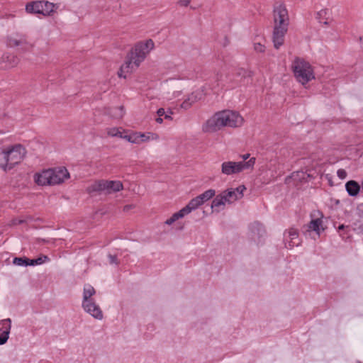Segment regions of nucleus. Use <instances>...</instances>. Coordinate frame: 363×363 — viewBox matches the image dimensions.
Segmentation results:
<instances>
[{
	"label": "nucleus",
	"mask_w": 363,
	"mask_h": 363,
	"mask_svg": "<svg viewBox=\"0 0 363 363\" xmlns=\"http://www.w3.org/2000/svg\"><path fill=\"white\" fill-rule=\"evenodd\" d=\"M274 29L272 41L274 47L279 49L284 43L285 35L288 31L289 16L284 4L274 6L273 11Z\"/></svg>",
	"instance_id": "f257e3e1"
},
{
	"label": "nucleus",
	"mask_w": 363,
	"mask_h": 363,
	"mask_svg": "<svg viewBox=\"0 0 363 363\" xmlns=\"http://www.w3.org/2000/svg\"><path fill=\"white\" fill-rule=\"evenodd\" d=\"M243 123L242 117L236 111L224 110L216 113L206 123V130L216 132L223 127L236 128Z\"/></svg>",
	"instance_id": "f03ea898"
},
{
	"label": "nucleus",
	"mask_w": 363,
	"mask_h": 363,
	"mask_svg": "<svg viewBox=\"0 0 363 363\" xmlns=\"http://www.w3.org/2000/svg\"><path fill=\"white\" fill-rule=\"evenodd\" d=\"M26 153V148L21 144L0 147V168L5 172L10 171L22 162Z\"/></svg>",
	"instance_id": "7ed1b4c3"
},
{
	"label": "nucleus",
	"mask_w": 363,
	"mask_h": 363,
	"mask_svg": "<svg viewBox=\"0 0 363 363\" xmlns=\"http://www.w3.org/2000/svg\"><path fill=\"white\" fill-rule=\"evenodd\" d=\"M292 69L297 81L303 85L315 78L311 65L303 59L296 58L292 64Z\"/></svg>",
	"instance_id": "20e7f679"
},
{
	"label": "nucleus",
	"mask_w": 363,
	"mask_h": 363,
	"mask_svg": "<svg viewBox=\"0 0 363 363\" xmlns=\"http://www.w3.org/2000/svg\"><path fill=\"white\" fill-rule=\"evenodd\" d=\"M123 189V186L120 181H108V180H98L94 182L91 185L87 188L89 194L94 192H105L106 194H111L117 192Z\"/></svg>",
	"instance_id": "39448f33"
},
{
	"label": "nucleus",
	"mask_w": 363,
	"mask_h": 363,
	"mask_svg": "<svg viewBox=\"0 0 363 363\" xmlns=\"http://www.w3.org/2000/svg\"><path fill=\"white\" fill-rule=\"evenodd\" d=\"M255 160V157H251L247 162H224L221 164V172L225 175H231L240 173L245 169H252Z\"/></svg>",
	"instance_id": "423d86ee"
},
{
	"label": "nucleus",
	"mask_w": 363,
	"mask_h": 363,
	"mask_svg": "<svg viewBox=\"0 0 363 363\" xmlns=\"http://www.w3.org/2000/svg\"><path fill=\"white\" fill-rule=\"evenodd\" d=\"M55 5L49 1H36L29 2L26 6V11L29 13H39L50 16L54 11Z\"/></svg>",
	"instance_id": "0eeeda50"
},
{
	"label": "nucleus",
	"mask_w": 363,
	"mask_h": 363,
	"mask_svg": "<svg viewBox=\"0 0 363 363\" xmlns=\"http://www.w3.org/2000/svg\"><path fill=\"white\" fill-rule=\"evenodd\" d=\"M140 57L133 50L128 54L125 62L121 65L120 70L118 72L119 77L125 78V73L132 72L135 69L138 68L143 62Z\"/></svg>",
	"instance_id": "6e6552de"
},
{
	"label": "nucleus",
	"mask_w": 363,
	"mask_h": 363,
	"mask_svg": "<svg viewBox=\"0 0 363 363\" xmlns=\"http://www.w3.org/2000/svg\"><path fill=\"white\" fill-rule=\"evenodd\" d=\"M7 45L11 48L20 46L23 52H30L33 50L34 44L28 41L24 34H16L7 38Z\"/></svg>",
	"instance_id": "1a4fd4ad"
},
{
	"label": "nucleus",
	"mask_w": 363,
	"mask_h": 363,
	"mask_svg": "<svg viewBox=\"0 0 363 363\" xmlns=\"http://www.w3.org/2000/svg\"><path fill=\"white\" fill-rule=\"evenodd\" d=\"M246 188L244 185H240L235 189H228L225 190L222 193L224 195L226 203L230 204L242 198L243 191Z\"/></svg>",
	"instance_id": "9d476101"
},
{
	"label": "nucleus",
	"mask_w": 363,
	"mask_h": 363,
	"mask_svg": "<svg viewBox=\"0 0 363 363\" xmlns=\"http://www.w3.org/2000/svg\"><path fill=\"white\" fill-rule=\"evenodd\" d=\"M154 48V42L152 40L149 39L146 40L145 43L140 42L135 45V46L132 49L136 55H138L140 57V60H144L146 55L150 52V50H152Z\"/></svg>",
	"instance_id": "9b49d317"
},
{
	"label": "nucleus",
	"mask_w": 363,
	"mask_h": 363,
	"mask_svg": "<svg viewBox=\"0 0 363 363\" xmlns=\"http://www.w3.org/2000/svg\"><path fill=\"white\" fill-rule=\"evenodd\" d=\"M52 185L59 184L62 183L65 179L69 177V173L65 167H59L56 169H51Z\"/></svg>",
	"instance_id": "f8f14e48"
},
{
	"label": "nucleus",
	"mask_w": 363,
	"mask_h": 363,
	"mask_svg": "<svg viewBox=\"0 0 363 363\" xmlns=\"http://www.w3.org/2000/svg\"><path fill=\"white\" fill-rule=\"evenodd\" d=\"M82 307L86 312L89 313L94 318L99 320H101L103 318V313L95 301L82 303Z\"/></svg>",
	"instance_id": "ddd939ff"
},
{
	"label": "nucleus",
	"mask_w": 363,
	"mask_h": 363,
	"mask_svg": "<svg viewBox=\"0 0 363 363\" xmlns=\"http://www.w3.org/2000/svg\"><path fill=\"white\" fill-rule=\"evenodd\" d=\"M51 169L43 170L41 173L35 174V182L38 185H52L51 183L52 176Z\"/></svg>",
	"instance_id": "4468645a"
},
{
	"label": "nucleus",
	"mask_w": 363,
	"mask_h": 363,
	"mask_svg": "<svg viewBox=\"0 0 363 363\" xmlns=\"http://www.w3.org/2000/svg\"><path fill=\"white\" fill-rule=\"evenodd\" d=\"M18 62L19 59L13 54L4 55L0 59V66L5 69L16 67Z\"/></svg>",
	"instance_id": "2eb2a0df"
},
{
	"label": "nucleus",
	"mask_w": 363,
	"mask_h": 363,
	"mask_svg": "<svg viewBox=\"0 0 363 363\" xmlns=\"http://www.w3.org/2000/svg\"><path fill=\"white\" fill-rule=\"evenodd\" d=\"M202 93L201 91H194L188 95L186 99L181 104V108L184 109H189L193 104L201 99Z\"/></svg>",
	"instance_id": "dca6fc26"
},
{
	"label": "nucleus",
	"mask_w": 363,
	"mask_h": 363,
	"mask_svg": "<svg viewBox=\"0 0 363 363\" xmlns=\"http://www.w3.org/2000/svg\"><path fill=\"white\" fill-rule=\"evenodd\" d=\"M288 234V238L289 240H288L286 235H285V240L288 242V245L289 247H293L294 246H298L300 244L298 239V232L295 228H290L286 233Z\"/></svg>",
	"instance_id": "f3484780"
},
{
	"label": "nucleus",
	"mask_w": 363,
	"mask_h": 363,
	"mask_svg": "<svg viewBox=\"0 0 363 363\" xmlns=\"http://www.w3.org/2000/svg\"><path fill=\"white\" fill-rule=\"evenodd\" d=\"M346 191L351 196H356L360 190L359 184L354 180L347 182L345 184Z\"/></svg>",
	"instance_id": "a211bd4d"
},
{
	"label": "nucleus",
	"mask_w": 363,
	"mask_h": 363,
	"mask_svg": "<svg viewBox=\"0 0 363 363\" xmlns=\"http://www.w3.org/2000/svg\"><path fill=\"white\" fill-rule=\"evenodd\" d=\"M96 291L93 286L91 285H86L84 287L82 303L94 301V300L91 298V296L94 295Z\"/></svg>",
	"instance_id": "6ab92c4d"
},
{
	"label": "nucleus",
	"mask_w": 363,
	"mask_h": 363,
	"mask_svg": "<svg viewBox=\"0 0 363 363\" xmlns=\"http://www.w3.org/2000/svg\"><path fill=\"white\" fill-rule=\"evenodd\" d=\"M187 214H189V212L187 211L186 208L184 207L183 208H182L178 212L174 213L169 219H167L165 221V223L167 225H172L176 220H177L179 218H183L185 215H187Z\"/></svg>",
	"instance_id": "aec40b11"
},
{
	"label": "nucleus",
	"mask_w": 363,
	"mask_h": 363,
	"mask_svg": "<svg viewBox=\"0 0 363 363\" xmlns=\"http://www.w3.org/2000/svg\"><path fill=\"white\" fill-rule=\"evenodd\" d=\"M225 203H226V201L224 197V195L223 193H221V194L217 195L214 198V199L213 200L212 203H211V208H220V207H222V209H223Z\"/></svg>",
	"instance_id": "412c9836"
},
{
	"label": "nucleus",
	"mask_w": 363,
	"mask_h": 363,
	"mask_svg": "<svg viewBox=\"0 0 363 363\" xmlns=\"http://www.w3.org/2000/svg\"><path fill=\"white\" fill-rule=\"evenodd\" d=\"M329 14V11L327 9H323L318 11L316 14V18L320 23H323L324 25H329L330 22L328 21L329 17L328 16Z\"/></svg>",
	"instance_id": "4be33fe9"
},
{
	"label": "nucleus",
	"mask_w": 363,
	"mask_h": 363,
	"mask_svg": "<svg viewBox=\"0 0 363 363\" xmlns=\"http://www.w3.org/2000/svg\"><path fill=\"white\" fill-rule=\"evenodd\" d=\"M323 220L320 218L311 220L308 225V230H313L317 234H320V228L322 226Z\"/></svg>",
	"instance_id": "5701e85b"
},
{
	"label": "nucleus",
	"mask_w": 363,
	"mask_h": 363,
	"mask_svg": "<svg viewBox=\"0 0 363 363\" xmlns=\"http://www.w3.org/2000/svg\"><path fill=\"white\" fill-rule=\"evenodd\" d=\"M203 203L199 199V196L192 199L189 203L185 206L186 209L190 213L193 210L196 209L200 206H201Z\"/></svg>",
	"instance_id": "b1692460"
},
{
	"label": "nucleus",
	"mask_w": 363,
	"mask_h": 363,
	"mask_svg": "<svg viewBox=\"0 0 363 363\" xmlns=\"http://www.w3.org/2000/svg\"><path fill=\"white\" fill-rule=\"evenodd\" d=\"M132 143H140L149 140V137L144 133L134 132L131 133Z\"/></svg>",
	"instance_id": "393cba45"
},
{
	"label": "nucleus",
	"mask_w": 363,
	"mask_h": 363,
	"mask_svg": "<svg viewBox=\"0 0 363 363\" xmlns=\"http://www.w3.org/2000/svg\"><path fill=\"white\" fill-rule=\"evenodd\" d=\"M108 113L114 118H121L124 115L123 106L114 107L109 110Z\"/></svg>",
	"instance_id": "a878e982"
},
{
	"label": "nucleus",
	"mask_w": 363,
	"mask_h": 363,
	"mask_svg": "<svg viewBox=\"0 0 363 363\" xmlns=\"http://www.w3.org/2000/svg\"><path fill=\"white\" fill-rule=\"evenodd\" d=\"M216 194V191L214 189H208L206 191H204L203 194L199 195V198L203 203L205 201H208L211 198H213Z\"/></svg>",
	"instance_id": "bb28decb"
},
{
	"label": "nucleus",
	"mask_w": 363,
	"mask_h": 363,
	"mask_svg": "<svg viewBox=\"0 0 363 363\" xmlns=\"http://www.w3.org/2000/svg\"><path fill=\"white\" fill-rule=\"evenodd\" d=\"M11 319L7 318L1 320L0 322V331L1 332H6V330L9 331V334L10 333L11 330Z\"/></svg>",
	"instance_id": "cd10ccee"
},
{
	"label": "nucleus",
	"mask_w": 363,
	"mask_h": 363,
	"mask_svg": "<svg viewBox=\"0 0 363 363\" xmlns=\"http://www.w3.org/2000/svg\"><path fill=\"white\" fill-rule=\"evenodd\" d=\"M235 75L242 78L250 77L252 76V72L244 68H238Z\"/></svg>",
	"instance_id": "c85d7f7f"
},
{
	"label": "nucleus",
	"mask_w": 363,
	"mask_h": 363,
	"mask_svg": "<svg viewBox=\"0 0 363 363\" xmlns=\"http://www.w3.org/2000/svg\"><path fill=\"white\" fill-rule=\"evenodd\" d=\"M29 261L27 257H15L13 263L18 266H29Z\"/></svg>",
	"instance_id": "c756f323"
},
{
	"label": "nucleus",
	"mask_w": 363,
	"mask_h": 363,
	"mask_svg": "<svg viewBox=\"0 0 363 363\" xmlns=\"http://www.w3.org/2000/svg\"><path fill=\"white\" fill-rule=\"evenodd\" d=\"M49 258L44 255L43 257H40L37 259H30V261H29V266H34V265H36V264H43V262H45L46 260H48Z\"/></svg>",
	"instance_id": "7c9ffc66"
},
{
	"label": "nucleus",
	"mask_w": 363,
	"mask_h": 363,
	"mask_svg": "<svg viewBox=\"0 0 363 363\" xmlns=\"http://www.w3.org/2000/svg\"><path fill=\"white\" fill-rule=\"evenodd\" d=\"M252 230L257 229L258 230L259 235H262V233H260L264 232V229L262 225L258 222L254 223L252 225Z\"/></svg>",
	"instance_id": "2f4dec72"
},
{
	"label": "nucleus",
	"mask_w": 363,
	"mask_h": 363,
	"mask_svg": "<svg viewBox=\"0 0 363 363\" xmlns=\"http://www.w3.org/2000/svg\"><path fill=\"white\" fill-rule=\"evenodd\" d=\"M9 331L7 330L6 332H1L0 335V345L6 342L7 340L9 339Z\"/></svg>",
	"instance_id": "473e14b6"
},
{
	"label": "nucleus",
	"mask_w": 363,
	"mask_h": 363,
	"mask_svg": "<svg viewBox=\"0 0 363 363\" xmlns=\"http://www.w3.org/2000/svg\"><path fill=\"white\" fill-rule=\"evenodd\" d=\"M254 49L257 52H264L265 50V47L261 43H257L254 44Z\"/></svg>",
	"instance_id": "72a5a7b5"
},
{
	"label": "nucleus",
	"mask_w": 363,
	"mask_h": 363,
	"mask_svg": "<svg viewBox=\"0 0 363 363\" xmlns=\"http://www.w3.org/2000/svg\"><path fill=\"white\" fill-rule=\"evenodd\" d=\"M119 128H107V134L108 136L115 137L117 135V132Z\"/></svg>",
	"instance_id": "f704fd0d"
},
{
	"label": "nucleus",
	"mask_w": 363,
	"mask_h": 363,
	"mask_svg": "<svg viewBox=\"0 0 363 363\" xmlns=\"http://www.w3.org/2000/svg\"><path fill=\"white\" fill-rule=\"evenodd\" d=\"M337 174L338 177L341 179H344L347 177V172L343 169H338L337 172Z\"/></svg>",
	"instance_id": "c9c22d12"
},
{
	"label": "nucleus",
	"mask_w": 363,
	"mask_h": 363,
	"mask_svg": "<svg viewBox=\"0 0 363 363\" xmlns=\"http://www.w3.org/2000/svg\"><path fill=\"white\" fill-rule=\"evenodd\" d=\"M108 257L109 259L110 264H118L117 256L112 255H108Z\"/></svg>",
	"instance_id": "e433bc0d"
},
{
	"label": "nucleus",
	"mask_w": 363,
	"mask_h": 363,
	"mask_svg": "<svg viewBox=\"0 0 363 363\" xmlns=\"http://www.w3.org/2000/svg\"><path fill=\"white\" fill-rule=\"evenodd\" d=\"M191 0H179L178 4L180 6H187Z\"/></svg>",
	"instance_id": "4c0bfd02"
},
{
	"label": "nucleus",
	"mask_w": 363,
	"mask_h": 363,
	"mask_svg": "<svg viewBox=\"0 0 363 363\" xmlns=\"http://www.w3.org/2000/svg\"><path fill=\"white\" fill-rule=\"evenodd\" d=\"M125 133H126V131L124 129H123L122 128H119V130H118L117 135H116V137H118V138H123V135Z\"/></svg>",
	"instance_id": "58836bf2"
},
{
	"label": "nucleus",
	"mask_w": 363,
	"mask_h": 363,
	"mask_svg": "<svg viewBox=\"0 0 363 363\" xmlns=\"http://www.w3.org/2000/svg\"><path fill=\"white\" fill-rule=\"evenodd\" d=\"M157 114L158 115L159 117H162V116H164V114H165V111L163 108H160L157 110Z\"/></svg>",
	"instance_id": "ea45409f"
},
{
	"label": "nucleus",
	"mask_w": 363,
	"mask_h": 363,
	"mask_svg": "<svg viewBox=\"0 0 363 363\" xmlns=\"http://www.w3.org/2000/svg\"><path fill=\"white\" fill-rule=\"evenodd\" d=\"M25 223V220L23 219H13V225H20Z\"/></svg>",
	"instance_id": "a19ab883"
},
{
	"label": "nucleus",
	"mask_w": 363,
	"mask_h": 363,
	"mask_svg": "<svg viewBox=\"0 0 363 363\" xmlns=\"http://www.w3.org/2000/svg\"><path fill=\"white\" fill-rule=\"evenodd\" d=\"M172 114V111L170 110L168 111L167 113L165 112L164 118L168 119V120H172V118L171 116Z\"/></svg>",
	"instance_id": "79ce46f5"
},
{
	"label": "nucleus",
	"mask_w": 363,
	"mask_h": 363,
	"mask_svg": "<svg viewBox=\"0 0 363 363\" xmlns=\"http://www.w3.org/2000/svg\"><path fill=\"white\" fill-rule=\"evenodd\" d=\"M131 134H124L123 135V139H125L126 140H128V142L131 143H132V138H131Z\"/></svg>",
	"instance_id": "37998d69"
},
{
	"label": "nucleus",
	"mask_w": 363,
	"mask_h": 363,
	"mask_svg": "<svg viewBox=\"0 0 363 363\" xmlns=\"http://www.w3.org/2000/svg\"><path fill=\"white\" fill-rule=\"evenodd\" d=\"M134 207L133 205H125L123 207V211H128L129 210L132 209Z\"/></svg>",
	"instance_id": "c03bdc74"
},
{
	"label": "nucleus",
	"mask_w": 363,
	"mask_h": 363,
	"mask_svg": "<svg viewBox=\"0 0 363 363\" xmlns=\"http://www.w3.org/2000/svg\"><path fill=\"white\" fill-rule=\"evenodd\" d=\"M242 158V161H245V162H247L246 160L250 157V154H245L241 156Z\"/></svg>",
	"instance_id": "a18cd8bd"
},
{
	"label": "nucleus",
	"mask_w": 363,
	"mask_h": 363,
	"mask_svg": "<svg viewBox=\"0 0 363 363\" xmlns=\"http://www.w3.org/2000/svg\"><path fill=\"white\" fill-rule=\"evenodd\" d=\"M345 228V225L342 224V225H340L339 227H338V232L340 233L342 230H344V229Z\"/></svg>",
	"instance_id": "49530a36"
},
{
	"label": "nucleus",
	"mask_w": 363,
	"mask_h": 363,
	"mask_svg": "<svg viewBox=\"0 0 363 363\" xmlns=\"http://www.w3.org/2000/svg\"><path fill=\"white\" fill-rule=\"evenodd\" d=\"M162 121H163V119L161 117H158L157 118H156V122L158 123H162Z\"/></svg>",
	"instance_id": "de8ad7c7"
},
{
	"label": "nucleus",
	"mask_w": 363,
	"mask_h": 363,
	"mask_svg": "<svg viewBox=\"0 0 363 363\" xmlns=\"http://www.w3.org/2000/svg\"><path fill=\"white\" fill-rule=\"evenodd\" d=\"M228 43H229V40H228V38L225 36V43H224V46H226Z\"/></svg>",
	"instance_id": "09e8293b"
},
{
	"label": "nucleus",
	"mask_w": 363,
	"mask_h": 363,
	"mask_svg": "<svg viewBox=\"0 0 363 363\" xmlns=\"http://www.w3.org/2000/svg\"><path fill=\"white\" fill-rule=\"evenodd\" d=\"M360 40L362 41V43L363 44V38H360Z\"/></svg>",
	"instance_id": "8fccbe9b"
}]
</instances>
